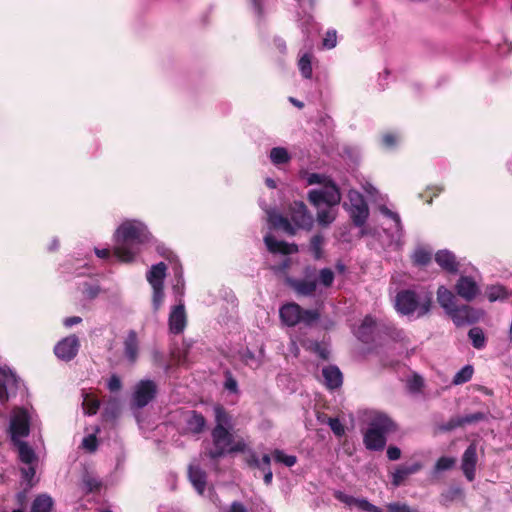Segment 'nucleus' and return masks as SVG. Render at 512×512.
<instances>
[{
	"mask_svg": "<svg viewBox=\"0 0 512 512\" xmlns=\"http://www.w3.org/2000/svg\"><path fill=\"white\" fill-rule=\"evenodd\" d=\"M151 233L138 221H124L116 230L114 255L120 262L132 263L140 252V245L149 242Z\"/></svg>",
	"mask_w": 512,
	"mask_h": 512,
	"instance_id": "f257e3e1",
	"label": "nucleus"
},
{
	"mask_svg": "<svg viewBox=\"0 0 512 512\" xmlns=\"http://www.w3.org/2000/svg\"><path fill=\"white\" fill-rule=\"evenodd\" d=\"M397 430V424L390 417L378 414L371 419L363 435V443L370 451H382L387 443V435Z\"/></svg>",
	"mask_w": 512,
	"mask_h": 512,
	"instance_id": "f03ea898",
	"label": "nucleus"
},
{
	"mask_svg": "<svg viewBox=\"0 0 512 512\" xmlns=\"http://www.w3.org/2000/svg\"><path fill=\"white\" fill-rule=\"evenodd\" d=\"M432 304V293L420 297L414 290L404 289L395 297V308L402 315H412L417 312L418 317L426 315Z\"/></svg>",
	"mask_w": 512,
	"mask_h": 512,
	"instance_id": "7ed1b4c3",
	"label": "nucleus"
},
{
	"mask_svg": "<svg viewBox=\"0 0 512 512\" xmlns=\"http://www.w3.org/2000/svg\"><path fill=\"white\" fill-rule=\"evenodd\" d=\"M279 316L281 321L289 327H294L298 324L311 327L320 319L318 310L303 309L295 302L282 305L279 309Z\"/></svg>",
	"mask_w": 512,
	"mask_h": 512,
	"instance_id": "20e7f679",
	"label": "nucleus"
},
{
	"mask_svg": "<svg viewBox=\"0 0 512 512\" xmlns=\"http://www.w3.org/2000/svg\"><path fill=\"white\" fill-rule=\"evenodd\" d=\"M212 447L205 451V455L217 461L229 454L230 445L233 443V435L228 428H213L211 431Z\"/></svg>",
	"mask_w": 512,
	"mask_h": 512,
	"instance_id": "39448f33",
	"label": "nucleus"
},
{
	"mask_svg": "<svg viewBox=\"0 0 512 512\" xmlns=\"http://www.w3.org/2000/svg\"><path fill=\"white\" fill-rule=\"evenodd\" d=\"M351 207L349 210L352 223L356 227H363L369 217L368 204L361 193L351 190L348 194Z\"/></svg>",
	"mask_w": 512,
	"mask_h": 512,
	"instance_id": "423d86ee",
	"label": "nucleus"
},
{
	"mask_svg": "<svg viewBox=\"0 0 512 512\" xmlns=\"http://www.w3.org/2000/svg\"><path fill=\"white\" fill-rule=\"evenodd\" d=\"M303 279L288 278L287 284L293 291L300 296H314L317 289V281L315 279V268L306 267Z\"/></svg>",
	"mask_w": 512,
	"mask_h": 512,
	"instance_id": "0eeeda50",
	"label": "nucleus"
},
{
	"mask_svg": "<svg viewBox=\"0 0 512 512\" xmlns=\"http://www.w3.org/2000/svg\"><path fill=\"white\" fill-rule=\"evenodd\" d=\"M288 213L295 228L304 230L312 229L314 218L303 201H293L289 205Z\"/></svg>",
	"mask_w": 512,
	"mask_h": 512,
	"instance_id": "6e6552de",
	"label": "nucleus"
},
{
	"mask_svg": "<svg viewBox=\"0 0 512 512\" xmlns=\"http://www.w3.org/2000/svg\"><path fill=\"white\" fill-rule=\"evenodd\" d=\"M157 395V385L152 380H141L136 386L132 395V405L141 409L147 406Z\"/></svg>",
	"mask_w": 512,
	"mask_h": 512,
	"instance_id": "1a4fd4ad",
	"label": "nucleus"
},
{
	"mask_svg": "<svg viewBox=\"0 0 512 512\" xmlns=\"http://www.w3.org/2000/svg\"><path fill=\"white\" fill-rule=\"evenodd\" d=\"M11 442L21 441L30 433L29 416L25 410H20L11 417L9 425Z\"/></svg>",
	"mask_w": 512,
	"mask_h": 512,
	"instance_id": "9d476101",
	"label": "nucleus"
},
{
	"mask_svg": "<svg viewBox=\"0 0 512 512\" xmlns=\"http://www.w3.org/2000/svg\"><path fill=\"white\" fill-rule=\"evenodd\" d=\"M456 326L476 323L480 317V311L469 305L455 306L448 314Z\"/></svg>",
	"mask_w": 512,
	"mask_h": 512,
	"instance_id": "9b49d317",
	"label": "nucleus"
},
{
	"mask_svg": "<svg viewBox=\"0 0 512 512\" xmlns=\"http://www.w3.org/2000/svg\"><path fill=\"white\" fill-rule=\"evenodd\" d=\"M80 347L79 339L76 335H70L62 339L54 347L55 355L64 361L72 360L78 353Z\"/></svg>",
	"mask_w": 512,
	"mask_h": 512,
	"instance_id": "f8f14e48",
	"label": "nucleus"
},
{
	"mask_svg": "<svg viewBox=\"0 0 512 512\" xmlns=\"http://www.w3.org/2000/svg\"><path fill=\"white\" fill-rule=\"evenodd\" d=\"M169 331L172 334H181L187 325V315L182 300L178 305L172 307L168 319Z\"/></svg>",
	"mask_w": 512,
	"mask_h": 512,
	"instance_id": "ddd939ff",
	"label": "nucleus"
},
{
	"mask_svg": "<svg viewBox=\"0 0 512 512\" xmlns=\"http://www.w3.org/2000/svg\"><path fill=\"white\" fill-rule=\"evenodd\" d=\"M477 450L474 444L469 445L462 455L461 468L468 481L475 479Z\"/></svg>",
	"mask_w": 512,
	"mask_h": 512,
	"instance_id": "4468645a",
	"label": "nucleus"
},
{
	"mask_svg": "<svg viewBox=\"0 0 512 512\" xmlns=\"http://www.w3.org/2000/svg\"><path fill=\"white\" fill-rule=\"evenodd\" d=\"M457 294L466 301L473 300L479 292L476 282L467 276H461L456 283Z\"/></svg>",
	"mask_w": 512,
	"mask_h": 512,
	"instance_id": "2eb2a0df",
	"label": "nucleus"
},
{
	"mask_svg": "<svg viewBox=\"0 0 512 512\" xmlns=\"http://www.w3.org/2000/svg\"><path fill=\"white\" fill-rule=\"evenodd\" d=\"M264 242L269 252L273 254L290 255L298 252V246L294 243L289 244L285 241H278L272 235H266Z\"/></svg>",
	"mask_w": 512,
	"mask_h": 512,
	"instance_id": "dca6fc26",
	"label": "nucleus"
},
{
	"mask_svg": "<svg viewBox=\"0 0 512 512\" xmlns=\"http://www.w3.org/2000/svg\"><path fill=\"white\" fill-rule=\"evenodd\" d=\"M436 263L445 271L455 274L459 270V262L456 256L449 250H439L435 254Z\"/></svg>",
	"mask_w": 512,
	"mask_h": 512,
	"instance_id": "f3484780",
	"label": "nucleus"
},
{
	"mask_svg": "<svg viewBox=\"0 0 512 512\" xmlns=\"http://www.w3.org/2000/svg\"><path fill=\"white\" fill-rule=\"evenodd\" d=\"M325 385L329 390H335L342 386L343 375L336 365H328L322 369Z\"/></svg>",
	"mask_w": 512,
	"mask_h": 512,
	"instance_id": "a211bd4d",
	"label": "nucleus"
},
{
	"mask_svg": "<svg viewBox=\"0 0 512 512\" xmlns=\"http://www.w3.org/2000/svg\"><path fill=\"white\" fill-rule=\"evenodd\" d=\"M124 355L131 363H135L138 358L139 341L135 330H129L124 340Z\"/></svg>",
	"mask_w": 512,
	"mask_h": 512,
	"instance_id": "6ab92c4d",
	"label": "nucleus"
},
{
	"mask_svg": "<svg viewBox=\"0 0 512 512\" xmlns=\"http://www.w3.org/2000/svg\"><path fill=\"white\" fill-rule=\"evenodd\" d=\"M166 271L167 265L164 262H159L151 266L146 274V279L151 287H164Z\"/></svg>",
	"mask_w": 512,
	"mask_h": 512,
	"instance_id": "aec40b11",
	"label": "nucleus"
},
{
	"mask_svg": "<svg viewBox=\"0 0 512 512\" xmlns=\"http://www.w3.org/2000/svg\"><path fill=\"white\" fill-rule=\"evenodd\" d=\"M188 476L197 492L203 494L207 483L206 472L197 465H190L188 468Z\"/></svg>",
	"mask_w": 512,
	"mask_h": 512,
	"instance_id": "412c9836",
	"label": "nucleus"
},
{
	"mask_svg": "<svg viewBox=\"0 0 512 512\" xmlns=\"http://www.w3.org/2000/svg\"><path fill=\"white\" fill-rule=\"evenodd\" d=\"M422 468V465L420 463H414L410 466H400L398 467L395 472L392 474V485L394 487H399L403 484L405 479L420 471Z\"/></svg>",
	"mask_w": 512,
	"mask_h": 512,
	"instance_id": "4be33fe9",
	"label": "nucleus"
},
{
	"mask_svg": "<svg viewBox=\"0 0 512 512\" xmlns=\"http://www.w3.org/2000/svg\"><path fill=\"white\" fill-rule=\"evenodd\" d=\"M186 424L191 433L200 434L206 427V419L200 412L192 410L189 412Z\"/></svg>",
	"mask_w": 512,
	"mask_h": 512,
	"instance_id": "5701e85b",
	"label": "nucleus"
},
{
	"mask_svg": "<svg viewBox=\"0 0 512 512\" xmlns=\"http://www.w3.org/2000/svg\"><path fill=\"white\" fill-rule=\"evenodd\" d=\"M324 188V203L329 207L338 205L341 201V193L336 183L333 180H330Z\"/></svg>",
	"mask_w": 512,
	"mask_h": 512,
	"instance_id": "b1692460",
	"label": "nucleus"
},
{
	"mask_svg": "<svg viewBox=\"0 0 512 512\" xmlns=\"http://www.w3.org/2000/svg\"><path fill=\"white\" fill-rule=\"evenodd\" d=\"M54 507V500L46 493L39 494L31 504L30 512H51Z\"/></svg>",
	"mask_w": 512,
	"mask_h": 512,
	"instance_id": "393cba45",
	"label": "nucleus"
},
{
	"mask_svg": "<svg viewBox=\"0 0 512 512\" xmlns=\"http://www.w3.org/2000/svg\"><path fill=\"white\" fill-rule=\"evenodd\" d=\"M437 301L447 314L456 306L455 295L444 286H440L437 290Z\"/></svg>",
	"mask_w": 512,
	"mask_h": 512,
	"instance_id": "a878e982",
	"label": "nucleus"
},
{
	"mask_svg": "<svg viewBox=\"0 0 512 512\" xmlns=\"http://www.w3.org/2000/svg\"><path fill=\"white\" fill-rule=\"evenodd\" d=\"M375 324V320L371 316H365L356 332L358 339L368 343L372 339Z\"/></svg>",
	"mask_w": 512,
	"mask_h": 512,
	"instance_id": "bb28decb",
	"label": "nucleus"
},
{
	"mask_svg": "<svg viewBox=\"0 0 512 512\" xmlns=\"http://www.w3.org/2000/svg\"><path fill=\"white\" fill-rule=\"evenodd\" d=\"M269 221L274 229H282L288 235L296 234V228L293 226L289 218L281 214H271Z\"/></svg>",
	"mask_w": 512,
	"mask_h": 512,
	"instance_id": "cd10ccee",
	"label": "nucleus"
},
{
	"mask_svg": "<svg viewBox=\"0 0 512 512\" xmlns=\"http://www.w3.org/2000/svg\"><path fill=\"white\" fill-rule=\"evenodd\" d=\"M13 445L18 449V456L21 462L25 464H32L36 460L34 450L25 441L13 442Z\"/></svg>",
	"mask_w": 512,
	"mask_h": 512,
	"instance_id": "c85d7f7f",
	"label": "nucleus"
},
{
	"mask_svg": "<svg viewBox=\"0 0 512 512\" xmlns=\"http://www.w3.org/2000/svg\"><path fill=\"white\" fill-rule=\"evenodd\" d=\"M214 416L216 425L214 428H228L231 425V416L227 410L220 404L214 406Z\"/></svg>",
	"mask_w": 512,
	"mask_h": 512,
	"instance_id": "c756f323",
	"label": "nucleus"
},
{
	"mask_svg": "<svg viewBox=\"0 0 512 512\" xmlns=\"http://www.w3.org/2000/svg\"><path fill=\"white\" fill-rule=\"evenodd\" d=\"M412 262L415 266H426L428 265L431 260H432V253L423 248V247H418L414 253L412 254Z\"/></svg>",
	"mask_w": 512,
	"mask_h": 512,
	"instance_id": "7c9ffc66",
	"label": "nucleus"
},
{
	"mask_svg": "<svg viewBox=\"0 0 512 512\" xmlns=\"http://www.w3.org/2000/svg\"><path fill=\"white\" fill-rule=\"evenodd\" d=\"M298 68L303 78H312V54L304 53L298 60Z\"/></svg>",
	"mask_w": 512,
	"mask_h": 512,
	"instance_id": "2f4dec72",
	"label": "nucleus"
},
{
	"mask_svg": "<svg viewBox=\"0 0 512 512\" xmlns=\"http://www.w3.org/2000/svg\"><path fill=\"white\" fill-rule=\"evenodd\" d=\"M82 484L86 494L98 492L102 487V482L88 472L83 475Z\"/></svg>",
	"mask_w": 512,
	"mask_h": 512,
	"instance_id": "473e14b6",
	"label": "nucleus"
},
{
	"mask_svg": "<svg viewBox=\"0 0 512 512\" xmlns=\"http://www.w3.org/2000/svg\"><path fill=\"white\" fill-rule=\"evenodd\" d=\"M468 337L475 349H482L486 345V337L480 327H473L468 332Z\"/></svg>",
	"mask_w": 512,
	"mask_h": 512,
	"instance_id": "72a5a7b5",
	"label": "nucleus"
},
{
	"mask_svg": "<svg viewBox=\"0 0 512 512\" xmlns=\"http://www.w3.org/2000/svg\"><path fill=\"white\" fill-rule=\"evenodd\" d=\"M324 237L321 234H315L310 239L309 250L313 254L314 259L319 260L323 257Z\"/></svg>",
	"mask_w": 512,
	"mask_h": 512,
	"instance_id": "f704fd0d",
	"label": "nucleus"
},
{
	"mask_svg": "<svg viewBox=\"0 0 512 512\" xmlns=\"http://www.w3.org/2000/svg\"><path fill=\"white\" fill-rule=\"evenodd\" d=\"M270 159L273 164L280 165L290 161L288 151L283 147H274L270 151Z\"/></svg>",
	"mask_w": 512,
	"mask_h": 512,
	"instance_id": "c9c22d12",
	"label": "nucleus"
},
{
	"mask_svg": "<svg viewBox=\"0 0 512 512\" xmlns=\"http://www.w3.org/2000/svg\"><path fill=\"white\" fill-rule=\"evenodd\" d=\"M474 373V369L471 365L464 366L459 370L453 377L452 383L454 385H461L471 380Z\"/></svg>",
	"mask_w": 512,
	"mask_h": 512,
	"instance_id": "e433bc0d",
	"label": "nucleus"
},
{
	"mask_svg": "<svg viewBox=\"0 0 512 512\" xmlns=\"http://www.w3.org/2000/svg\"><path fill=\"white\" fill-rule=\"evenodd\" d=\"M83 409L88 415H95L100 407V401L90 394H86L82 403Z\"/></svg>",
	"mask_w": 512,
	"mask_h": 512,
	"instance_id": "4c0bfd02",
	"label": "nucleus"
},
{
	"mask_svg": "<svg viewBox=\"0 0 512 512\" xmlns=\"http://www.w3.org/2000/svg\"><path fill=\"white\" fill-rule=\"evenodd\" d=\"M274 460L278 463H282L287 467H292L297 463V457L294 455H286L282 450L275 449L272 452Z\"/></svg>",
	"mask_w": 512,
	"mask_h": 512,
	"instance_id": "58836bf2",
	"label": "nucleus"
},
{
	"mask_svg": "<svg viewBox=\"0 0 512 512\" xmlns=\"http://www.w3.org/2000/svg\"><path fill=\"white\" fill-rule=\"evenodd\" d=\"M463 491L459 487H452L449 490L443 492L440 496V502L443 505H448L449 503L453 502L454 500L462 497Z\"/></svg>",
	"mask_w": 512,
	"mask_h": 512,
	"instance_id": "ea45409f",
	"label": "nucleus"
},
{
	"mask_svg": "<svg viewBox=\"0 0 512 512\" xmlns=\"http://www.w3.org/2000/svg\"><path fill=\"white\" fill-rule=\"evenodd\" d=\"M119 403L117 400H111L107 403L103 410V417L106 421H111L117 418L119 414Z\"/></svg>",
	"mask_w": 512,
	"mask_h": 512,
	"instance_id": "a19ab883",
	"label": "nucleus"
},
{
	"mask_svg": "<svg viewBox=\"0 0 512 512\" xmlns=\"http://www.w3.org/2000/svg\"><path fill=\"white\" fill-rule=\"evenodd\" d=\"M335 219L336 215L328 209L320 210L317 212L316 220L318 225L323 228L330 226L335 221Z\"/></svg>",
	"mask_w": 512,
	"mask_h": 512,
	"instance_id": "79ce46f5",
	"label": "nucleus"
},
{
	"mask_svg": "<svg viewBox=\"0 0 512 512\" xmlns=\"http://www.w3.org/2000/svg\"><path fill=\"white\" fill-rule=\"evenodd\" d=\"M153 289V294H152V306H153V310L155 312H157L163 302H164V298H165V293H164V287H152Z\"/></svg>",
	"mask_w": 512,
	"mask_h": 512,
	"instance_id": "37998d69",
	"label": "nucleus"
},
{
	"mask_svg": "<svg viewBox=\"0 0 512 512\" xmlns=\"http://www.w3.org/2000/svg\"><path fill=\"white\" fill-rule=\"evenodd\" d=\"M334 278V272L330 268H323L319 271V282L326 288L332 286Z\"/></svg>",
	"mask_w": 512,
	"mask_h": 512,
	"instance_id": "c03bdc74",
	"label": "nucleus"
},
{
	"mask_svg": "<svg viewBox=\"0 0 512 512\" xmlns=\"http://www.w3.org/2000/svg\"><path fill=\"white\" fill-rule=\"evenodd\" d=\"M455 465V458L453 457H440L434 466L436 472L446 471L451 469Z\"/></svg>",
	"mask_w": 512,
	"mask_h": 512,
	"instance_id": "a18cd8bd",
	"label": "nucleus"
},
{
	"mask_svg": "<svg viewBox=\"0 0 512 512\" xmlns=\"http://www.w3.org/2000/svg\"><path fill=\"white\" fill-rule=\"evenodd\" d=\"M459 418H460L461 426L463 427L468 424H473V423H477V422L486 420L487 416L484 412H475V413H472V414H469V415H466L463 417H459Z\"/></svg>",
	"mask_w": 512,
	"mask_h": 512,
	"instance_id": "49530a36",
	"label": "nucleus"
},
{
	"mask_svg": "<svg viewBox=\"0 0 512 512\" xmlns=\"http://www.w3.org/2000/svg\"><path fill=\"white\" fill-rule=\"evenodd\" d=\"M326 423L337 437L345 434V428L338 418L328 417Z\"/></svg>",
	"mask_w": 512,
	"mask_h": 512,
	"instance_id": "de8ad7c7",
	"label": "nucleus"
},
{
	"mask_svg": "<svg viewBox=\"0 0 512 512\" xmlns=\"http://www.w3.org/2000/svg\"><path fill=\"white\" fill-rule=\"evenodd\" d=\"M507 295L506 289L503 286H492L488 289V299L493 302L498 299H503Z\"/></svg>",
	"mask_w": 512,
	"mask_h": 512,
	"instance_id": "09e8293b",
	"label": "nucleus"
},
{
	"mask_svg": "<svg viewBox=\"0 0 512 512\" xmlns=\"http://www.w3.org/2000/svg\"><path fill=\"white\" fill-rule=\"evenodd\" d=\"M306 180H307L308 185L320 184V185L326 186L327 182H329L332 179L323 174L310 173V174H308Z\"/></svg>",
	"mask_w": 512,
	"mask_h": 512,
	"instance_id": "8fccbe9b",
	"label": "nucleus"
},
{
	"mask_svg": "<svg viewBox=\"0 0 512 512\" xmlns=\"http://www.w3.org/2000/svg\"><path fill=\"white\" fill-rule=\"evenodd\" d=\"M308 200L313 206L319 207L322 203H324L323 190H310L308 193Z\"/></svg>",
	"mask_w": 512,
	"mask_h": 512,
	"instance_id": "3c124183",
	"label": "nucleus"
},
{
	"mask_svg": "<svg viewBox=\"0 0 512 512\" xmlns=\"http://www.w3.org/2000/svg\"><path fill=\"white\" fill-rule=\"evenodd\" d=\"M244 461L246 465L251 469H256L257 467H260V460L255 451H253L252 449H249L245 453Z\"/></svg>",
	"mask_w": 512,
	"mask_h": 512,
	"instance_id": "603ef678",
	"label": "nucleus"
},
{
	"mask_svg": "<svg viewBox=\"0 0 512 512\" xmlns=\"http://www.w3.org/2000/svg\"><path fill=\"white\" fill-rule=\"evenodd\" d=\"M388 512H419L417 509H413L405 503H389L387 505Z\"/></svg>",
	"mask_w": 512,
	"mask_h": 512,
	"instance_id": "864d4df0",
	"label": "nucleus"
},
{
	"mask_svg": "<svg viewBox=\"0 0 512 512\" xmlns=\"http://www.w3.org/2000/svg\"><path fill=\"white\" fill-rule=\"evenodd\" d=\"M82 446L89 452H95L98 446V440L95 434H89L84 437L82 441Z\"/></svg>",
	"mask_w": 512,
	"mask_h": 512,
	"instance_id": "5fc2aeb1",
	"label": "nucleus"
},
{
	"mask_svg": "<svg viewBox=\"0 0 512 512\" xmlns=\"http://www.w3.org/2000/svg\"><path fill=\"white\" fill-rule=\"evenodd\" d=\"M7 381L8 375L6 373H0V402L5 403L8 401V391H7Z\"/></svg>",
	"mask_w": 512,
	"mask_h": 512,
	"instance_id": "6e6d98bb",
	"label": "nucleus"
},
{
	"mask_svg": "<svg viewBox=\"0 0 512 512\" xmlns=\"http://www.w3.org/2000/svg\"><path fill=\"white\" fill-rule=\"evenodd\" d=\"M334 498L338 501L348 505V506H356L357 498L347 495L342 491H335L333 494Z\"/></svg>",
	"mask_w": 512,
	"mask_h": 512,
	"instance_id": "4d7b16f0",
	"label": "nucleus"
},
{
	"mask_svg": "<svg viewBox=\"0 0 512 512\" xmlns=\"http://www.w3.org/2000/svg\"><path fill=\"white\" fill-rule=\"evenodd\" d=\"M188 350L175 349L171 352V357L177 365H184L187 361Z\"/></svg>",
	"mask_w": 512,
	"mask_h": 512,
	"instance_id": "13d9d810",
	"label": "nucleus"
},
{
	"mask_svg": "<svg viewBox=\"0 0 512 512\" xmlns=\"http://www.w3.org/2000/svg\"><path fill=\"white\" fill-rule=\"evenodd\" d=\"M250 448H248L246 442L243 439H240L238 441H234L230 445L229 454L233 453H246Z\"/></svg>",
	"mask_w": 512,
	"mask_h": 512,
	"instance_id": "bf43d9fd",
	"label": "nucleus"
},
{
	"mask_svg": "<svg viewBox=\"0 0 512 512\" xmlns=\"http://www.w3.org/2000/svg\"><path fill=\"white\" fill-rule=\"evenodd\" d=\"M337 44V35L336 31H327L325 37L323 38V46L327 49H332Z\"/></svg>",
	"mask_w": 512,
	"mask_h": 512,
	"instance_id": "052dcab7",
	"label": "nucleus"
},
{
	"mask_svg": "<svg viewBox=\"0 0 512 512\" xmlns=\"http://www.w3.org/2000/svg\"><path fill=\"white\" fill-rule=\"evenodd\" d=\"M409 389L412 392H419L424 386L423 378L419 375H414L408 382Z\"/></svg>",
	"mask_w": 512,
	"mask_h": 512,
	"instance_id": "680f3d73",
	"label": "nucleus"
},
{
	"mask_svg": "<svg viewBox=\"0 0 512 512\" xmlns=\"http://www.w3.org/2000/svg\"><path fill=\"white\" fill-rule=\"evenodd\" d=\"M458 427H462L461 426V422H460V418L459 417H456V418H451L447 423L441 425L439 427V429L442 431V432H449V431H452Z\"/></svg>",
	"mask_w": 512,
	"mask_h": 512,
	"instance_id": "e2e57ef3",
	"label": "nucleus"
},
{
	"mask_svg": "<svg viewBox=\"0 0 512 512\" xmlns=\"http://www.w3.org/2000/svg\"><path fill=\"white\" fill-rule=\"evenodd\" d=\"M108 389L111 392H117L122 388L121 379L117 375H112L107 384Z\"/></svg>",
	"mask_w": 512,
	"mask_h": 512,
	"instance_id": "0e129e2a",
	"label": "nucleus"
},
{
	"mask_svg": "<svg viewBox=\"0 0 512 512\" xmlns=\"http://www.w3.org/2000/svg\"><path fill=\"white\" fill-rule=\"evenodd\" d=\"M224 387H225V389H227L230 392H233V393L237 392V388H238L237 381L230 373L226 374V380L224 383Z\"/></svg>",
	"mask_w": 512,
	"mask_h": 512,
	"instance_id": "69168bd1",
	"label": "nucleus"
},
{
	"mask_svg": "<svg viewBox=\"0 0 512 512\" xmlns=\"http://www.w3.org/2000/svg\"><path fill=\"white\" fill-rule=\"evenodd\" d=\"M313 351L323 360H327L329 358V351L323 347L320 343L314 342Z\"/></svg>",
	"mask_w": 512,
	"mask_h": 512,
	"instance_id": "338daca9",
	"label": "nucleus"
},
{
	"mask_svg": "<svg viewBox=\"0 0 512 512\" xmlns=\"http://www.w3.org/2000/svg\"><path fill=\"white\" fill-rule=\"evenodd\" d=\"M382 143L387 148H392L397 143V137L393 133H386L382 137Z\"/></svg>",
	"mask_w": 512,
	"mask_h": 512,
	"instance_id": "774afa93",
	"label": "nucleus"
}]
</instances>
